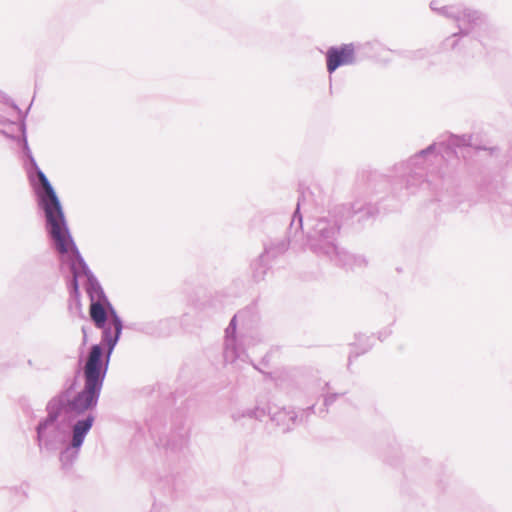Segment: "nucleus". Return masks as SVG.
<instances>
[{"instance_id":"f257e3e1","label":"nucleus","mask_w":512,"mask_h":512,"mask_svg":"<svg viewBox=\"0 0 512 512\" xmlns=\"http://www.w3.org/2000/svg\"><path fill=\"white\" fill-rule=\"evenodd\" d=\"M37 177L42 186V191L38 193V197L40 205L45 211L50 234L55 242L57 251L61 254L62 261L70 265L73 273V288L77 292V277L85 273V263L66 227L63 210L56 192L41 170L37 171Z\"/></svg>"},{"instance_id":"f03ea898","label":"nucleus","mask_w":512,"mask_h":512,"mask_svg":"<svg viewBox=\"0 0 512 512\" xmlns=\"http://www.w3.org/2000/svg\"><path fill=\"white\" fill-rule=\"evenodd\" d=\"M106 369L102 363V349L99 345L92 346L84 365L85 387L65 406V413L78 416L96 405L102 388Z\"/></svg>"},{"instance_id":"7ed1b4c3","label":"nucleus","mask_w":512,"mask_h":512,"mask_svg":"<svg viewBox=\"0 0 512 512\" xmlns=\"http://www.w3.org/2000/svg\"><path fill=\"white\" fill-rule=\"evenodd\" d=\"M350 50L347 47L331 48L327 52V69L331 73L349 62Z\"/></svg>"},{"instance_id":"20e7f679","label":"nucleus","mask_w":512,"mask_h":512,"mask_svg":"<svg viewBox=\"0 0 512 512\" xmlns=\"http://www.w3.org/2000/svg\"><path fill=\"white\" fill-rule=\"evenodd\" d=\"M94 418L92 416L87 417L86 419L78 421L73 427V438H72V447L79 448L85 438L87 432L91 429L93 425Z\"/></svg>"},{"instance_id":"39448f33","label":"nucleus","mask_w":512,"mask_h":512,"mask_svg":"<svg viewBox=\"0 0 512 512\" xmlns=\"http://www.w3.org/2000/svg\"><path fill=\"white\" fill-rule=\"evenodd\" d=\"M121 330V321L117 317H114L110 323V326L104 331V340L106 341L110 350H112V348L116 344L121 333Z\"/></svg>"},{"instance_id":"423d86ee","label":"nucleus","mask_w":512,"mask_h":512,"mask_svg":"<svg viewBox=\"0 0 512 512\" xmlns=\"http://www.w3.org/2000/svg\"><path fill=\"white\" fill-rule=\"evenodd\" d=\"M90 316L98 328H102L106 322V311L99 302H93L90 305Z\"/></svg>"},{"instance_id":"0eeeda50","label":"nucleus","mask_w":512,"mask_h":512,"mask_svg":"<svg viewBox=\"0 0 512 512\" xmlns=\"http://www.w3.org/2000/svg\"><path fill=\"white\" fill-rule=\"evenodd\" d=\"M41 429H42V425H39V427H38V433L39 434H40Z\"/></svg>"}]
</instances>
